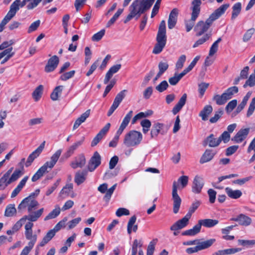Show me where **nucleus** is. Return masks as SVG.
Segmentation results:
<instances>
[{
    "instance_id": "f257e3e1",
    "label": "nucleus",
    "mask_w": 255,
    "mask_h": 255,
    "mask_svg": "<svg viewBox=\"0 0 255 255\" xmlns=\"http://www.w3.org/2000/svg\"><path fill=\"white\" fill-rule=\"evenodd\" d=\"M229 5L228 3L222 5L216 9L205 22L202 20L198 22L194 29L196 32L195 35L199 37L206 32L212 24L213 21L218 19L223 15L229 7Z\"/></svg>"
},
{
    "instance_id": "f03ea898",
    "label": "nucleus",
    "mask_w": 255,
    "mask_h": 255,
    "mask_svg": "<svg viewBox=\"0 0 255 255\" xmlns=\"http://www.w3.org/2000/svg\"><path fill=\"white\" fill-rule=\"evenodd\" d=\"M155 0H134L129 7V13L124 20L127 23L133 18L137 19L140 15L148 10Z\"/></svg>"
},
{
    "instance_id": "7ed1b4c3",
    "label": "nucleus",
    "mask_w": 255,
    "mask_h": 255,
    "mask_svg": "<svg viewBox=\"0 0 255 255\" xmlns=\"http://www.w3.org/2000/svg\"><path fill=\"white\" fill-rule=\"evenodd\" d=\"M188 182V177L183 175L180 177L177 181H174L172 185V199L173 201V211L174 213L177 214L180 207L181 199L177 193L178 189L185 188Z\"/></svg>"
},
{
    "instance_id": "20e7f679",
    "label": "nucleus",
    "mask_w": 255,
    "mask_h": 255,
    "mask_svg": "<svg viewBox=\"0 0 255 255\" xmlns=\"http://www.w3.org/2000/svg\"><path fill=\"white\" fill-rule=\"evenodd\" d=\"M62 149L57 150L50 158V161H47L44 164L41 166L37 171L34 174L31 178L32 182H35L40 179L43 174L48 172L47 169H51L57 162L61 153Z\"/></svg>"
},
{
    "instance_id": "39448f33",
    "label": "nucleus",
    "mask_w": 255,
    "mask_h": 255,
    "mask_svg": "<svg viewBox=\"0 0 255 255\" xmlns=\"http://www.w3.org/2000/svg\"><path fill=\"white\" fill-rule=\"evenodd\" d=\"M156 39L157 43L154 47L152 52L157 54L162 51L166 43V24L164 20H162L160 23Z\"/></svg>"
},
{
    "instance_id": "423d86ee",
    "label": "nucleus",
    "mask_w": 255,
    "mask_h": 255,
    "mask_svg": "<svg viewBox=\"0 0 255 255\" xmlns=\"http://www.w3.org/2000/svg\"><path fill=\"white\" fill-rule=\"evenodd\" d=\"M238 92V88L233 86L227 89L222 95L216 94L214 96L213 100L218 105H223L228 100L232 98L233 95Z\"/></svg>"
},
{
    "instance_id": "0eeeda50",
    "label": "nucleus",
    "mask_w": 255,
    "mask_h": 255,
    "mask_svg": "<svg viewBox=\"0 0 255 255\" xmlns=\"http://www.w3.org/2000/svg\"><path fill=\"white\" fill-rule=\"evenodd\" d=\"M142 139V135L140 132L131 130L126 134L124 143L127 147L135 146L138 145Z\"/></svg>"
},
{
    "instance_id": "6e6552de",
    "label": "nucleus",
    "mask_w": 255,
    "mask_h": 255,
    "mask_svg": "<svg viewBox=\"0 0 255 255\" xmlns=\"http://www.w3.org/2000/svg\"><path fill=\"white\" fill-rule=\"evenodd\" d=\"M19 0H15L10 6V9L0 23V32H2L5 25L15 15L19 9Z\"/></svg>"
},
{
    "instance_id": "1a4fd4ad",
    "label": "nucleus",
    "mask_w": 255,
    "mask_h": 255,
    "mask_svg": "<svg viewBox=\"0 0 255 255\" xmlns=\"http://www.w3.org/2000/svg\"><path fill=\"white\" fill-rule=\"evenodd\" d=\"M22 175L19 169L15 170L9 178L4 175L0 178V190H3L10 184L16 181Z\"/></svg>"
},
{
    "instance_id": "9d476101",
    "label": "nucleus",
    "mask_w": 255,
    "mask_h": 255,
    "mask_svg": "<svg viewBox=\"0 0 255 255\" xmlns=\"http://www.w3.org/2000/svg\"><path fill=\"white\" fill-rule=\"evenodd\" d=\"M101 156L98 151H95L89 160L87 166L90 172L94 171L101 163Z\"/></svg>"
},
{
    "instance_id": "9b49d317",
    "label": "nucleus",
    "mask_w": 255,
    "mask_h": 255,
    "mask_svg": "<svg viewBox=\"0 0 255 255\" xmlns=\"http://www.w3.org/2000/svg\"><path fill=\"white\" fill-rule=\"evenodd\" d=\"M127 92V90H124L119 93L117 96H116L114 102L109 109L107 116L108 117L111 116L114 112L116 110V109L119 107L120 103L122 102L123 100L124 99L126 96V94Z\"/></svg>"
},
{
    "instance_id": "f8f14e48",
    "label": "nucleus",
    "mask_w": 255,
    "mask_h": 255,
    "mask_svg": "<svg viewBox=\"0 0 255 255\" xmlns=\"http://www.w3.org/2000/svg\"><path fill=\"white\" fill-rule=\"evenodd\" d=\"M133 115V112L132 111H130L125 116L119 128L117 131L116 135L114 137L113 140L116 141L118 142V141L120 135L122 133L124 130L126 128L128 125V123H129L131 118Z\"/></svg>"
},
{
    "instance_id": "ddd939ff",
    "label": "nucleus",
    "mask_w": 255,
    "mask_h": 255,
    "mask_svg": "<svg viewBox=\"0 0 255 255\" xmlns=\"http://www.w3.org/2000/svg\"><path fill=\"white\" fill-rule=\"evenodd\" d=\"M167 129H165V125L162 123H155L153 124L151 131L150 136L152 138L157 136L158 134H164L166 133Z\"/></svg>"
},
{
    "instance_id": "4468645a",
    "label": "nucleus",
    "mask_w": 255,
    "mask_h": 255,
    "mask_svg": "<svg viewBox=\"0 0 255 255\" xmlns=\"http://www.w3.org/2000/svg\"><path fill=\"white\" fill-rule=\"evenodd\" d=\"M45 141H43L34 151H33L28 157L25 162V166L29 167L33 160L37 158L43 150Z\"/></svg>"
},
{
    "instance_id": "2eb2a0df",
    "label": "nucleus",
    "mask_w": 255,
    "mask_h": 255,
    "mask_svg": "<svg viewBox=\"0 0 255 255\" xmlns=\"http://www.w3.org/2000/svg\"><path fill=\"white\" fill-rule=\"evenodd\" d=\"M86 162V157L84 154L81 153L75 157L74 160L71 162L70 166L74 169L81 168L85 166Z\"/></svg>"
},
{
    "instance_id": "dca6fc26",
    "label": "nucleus",
    "mask_w": 255,
    "mask_h": 255,
    "mask_svg": "<svg viewBox=\"0 0 255 255\" xmlns=\"http://www.w3.org/2000/svg\"><path fill=\"white\" fill-rule=\"evenodd\" d=\"M191 217L188 215H186L182 219L177 221L170 227L172 231H177L185 227L188 224L189 220Z\"/></svg>"
},
{
    "instance_id": "f3484780",
    "label": "nucleus",
    "mask_w": 255,
    "mask_h": 255,
    "mask_svg": "<svg viewBox=\"0 0 255 255\" xmlns=\"http://www.w3.org/2000/svg\"><path fill=\"white\" fill-rule=\"evenodd\" d=\"M59 62V58L56 55L51 57L48 61L45 67V71L46 72H50L54 71L57 67Z\"/></svg>"
},
{
    "instance_id": "a211bd4d",
    "label": "nucleus",
    "mask_w": 255,
    "mask_h": 255,
    "mask_svg": "<svg viewBox=\"0 0 255 255\" xmlns=\"http://www.w3.org/2000/svg\"><path fill=\"white\" fill-rule=\"evenodd\" d=\"M250 130V128H241L232 138V140H234L237 143L242 142L247 137Z\"/></svg>"
},
{
    "instance_id": "6ab92c4d",
    "label": "nucleus",
    "mask_w": 255,
    "mask_h": 255,
    "mask_svg": "<svg viewBox=\"0 0 255 255\" xmlns=\"http://www.w3.org/2000/svg\"><path fill=\"white\" fill-rule=\"evenodd\" d=\"M204 182L202 178L196 176L193 182L192 187V192L195 193H200L204 186Z\"/></svg>"
},
{
    "instance_id": "aec40b11",
    "label": "nucleus",
    "mask_w": 255,
    "mask_h": 255,
    "mask_svg": "<svg viewBox=\"0 0 255 255\" xmlns=\"http://www.w3.org/2000/svg\"><path fill=\"white\" fill-rule=\"evenodd\" d=\"M33 224L31 222H28L25 225V235L26 239L30 240V241H33L35 239V243L37 240V236L36 235H33L32 227Z\"/></svg>"
},
{
    "instance_id": "412c9836",
    "label": "nucleus",
    "mask_w": 255,
    "mask_h": 255,
    "mask_svg": "<svg viewBox=\"0 0 255 255\" xmlns=\"http://www.w3.org/2000/svg\"><path fill=\"white\" fill-rule=\"evenodd\" d=\"M220 139L215 137L213 134H211L204 141L203 146H206L208 145L210 147L218 146L220 143Z\"/></svg>"
},
{
    "instance_id": "4be33fe9",
    "label": "nucleus",
    "mask_w": 255,
    "mask_h": 255,
    "mask_svg": "<svg viewBox=\"0 0 255 255\" xmlns=\"http://www.w3.org/2000/svg\"><path fill=\"white\" fill-rule=\"evenodd\" d=\"M178 14V10L176 8H173L170 12L168 20V27L169 29H172L175 26Z\"/></svg>"
},
{
    "instance_id": "5701e85b",
    "label": "nucleus",
    "mask_w": 255,
    "mask_h": 255,
    "mask_svg": "<svg viewBox=\"0 0 255 255\" xmlns=\"http://www.w3.org/2000/svg\"><path fill=\"white\" fill-rule=\"evenodd\" d=\"M88 171L86 170H78L76 172L74 181L77 185L83 183L86 179Z\"/></svg>"
},
{
    "instance_id": "b1692460",
    "label": "nucleus",
    "mask_w": 255,
    "mask_h": 255,
    "mask_svg": "<svg viewBox=\"0 0 255 255\" xmlns=\"http://www.w3.org/2000/svg\"><path fill=\"white\" fill-rule=\"evenodd\" d=\"M84 140V137H83L80 140L74 142L72 145L70 146L65 153V157L66 158L70 157L74 153L75 151L78 148V147L82 144Z\"/></svg>"
},
{
    "instance_id": "393cba45",
    "label": "nucleus",
    "mask_w": 255,
    "mask_h": 255,
    "mask_svg": "<svg viewBox=\"0 0 255 255\" xmlns=\"http://www.w3.org/2000/svg\"><path fill=\"white\" fill-rule=\"evenodd\" d=\"M187 100V94H184L179 99L177 104L173 107L172 112L173 115L177 114L185 105Z\"/></svg>"
},
{
    "instance_id": "a878e982",
    "label": "nucleus",
    "mask_w": 255,
    "mask_h": 255,
    "mask_svg": "<svg viewBox=\"0 0 255 255\" xmlns=\"http://www.w3.org/2000/svg\"><path fill=\"white\" fill-rule=\"evenodd\" d=\"M44 211L43 208H41L38 211L32 213L31 214H29L28 215H25L23 216V218H25V221L27 220L29 221V222H35L41 216Z\"/></svg>"
},
{
    "instance_id": "bb28decb",
    "label": "nucleus",
    "mask_w": 255,
    "mask_h": 255,
    "mask_svg": "<svg viewBox=\"0 0 255 255\" xmlns=\"http://www.w3.org/2000/svg\"><path fill=\"white\" fill-rule=\"evenodd\" d=\"M90 110H87L84 113L82 114L75 122L73 126V129L77 128L80 125L84 123L90 115Z\"/></svg>"
},
{
    "instance_id": "cd10ccee",
    "label": "nucleus",
    "mask_w": 255,
    "mask_h": 255,
    "mask_svg": "<svg viewBox=\"0 0 255 255\" xmlns=\"http://www.w3.org/2000/svg\"><path fill=\"white\" fill-rule=\"evenodd\" d=\"M215 154V152L212 149H206L200 158V163H204L210 161L212 159Z\"/></svg>"
},
{
    "instance_id": "c85d7f7f",
    "label": "nucleus",
    "mask_w": 255,
    "mask_h": 255,
    "mask_svg": "<svg viewBox=\"0 0 255 255\" xmlns=\"http://www.w3.org/2000/svg\"><path fill=\"white\" fill-rule=\"evenodd\" d=\"M136 220V217L135 216H132L129 220L128 226H127V231L128 234L131 233L132 231L134 232H136L137 230L138 226L137 225H134Z\"/></svg>"
},
{
    "instance_id": "c756f323",
    "label": "nucleus",
    "mask_w": 255,
    "mask_h": 255,
    "mask_svg": "<svg viewBox=\"0 0 255 255\" xmlns=\"http://www.w3.org/2000/svg\"><path fill=\"white\" fill-rule=\"evenodd\" d=\"M212 111L213 108L211 105H206L199 113V116L201 117L203 121H207Z\"/></svg>"
},
{
    "instance_id": "7c9ffc66",
    "label": "nucleus",
    "mask_w": 255,
    "mask_h": 255,
    "mask_svg": "<svg viewBox=\"0 0 255 255\" xmlns=\"http://www.w3.org/2000/svg\"><path fill=\"white\" fill-rule=\"evenodd\" d=\"M212 37L211 32L205 33L203 36L197 40L193 44V48H196L209 40Z\"/></svg>"
},
{
    "instance_id": "2f4dec72",
    "label": "nucleus",
    "mask_w": 255,
    "mask_h": 255,
    "mask_svg": "<svg viewBox=\"0 0 255 255\" xmlns=\"http://www.w3.org/2000/svg\"><path fill=\"white\" fill-rule=\"evenodd\" d=\"M225 191L228 196L232 199L239 198L242 195V192L239 190H233L229 187H226Z\"/></svg>"
},
{
    "instance_id": "473e14b6",
    "label": "nucleus",
    "mask_w": 255,
    "mask_h": 255,
    "mask_svg": "<svg viewBox=\"0 0 255 255\" xmlns=\"http://www.w3.org/2000/svg\"><path fill=\"white\" fill-rule=\"evenodd\" d=\"M215 241L216 240L215 239H211L202 242H198L197 246L199 251L205 250L211 247Z\"/></svg>"
},
{
    "instance_id": "72a5a7b5",
    "label": "nucleus",
    "mask_w": 255,
    "mask_h": 255,
    "mask_svg": "<svg viewBox=\"0 0 255 255\" xmlns=\"http://www.w3.org/2000/svg\"><path fill=\"white\" fill-rule=\"evenodd\" d=\"M17 211L14 204H8L5 208L4 216L7 217L15 216L16 215Z\"/></svg>"
},
{
    "instance_id": "f704fd0d",
    "label": "nucleus",
    "mask_w": 255,
    "mask_h": 255,
    "mask_svg": "<svg viewBox=\"0 0 255 255\" xmlns=\"http://www.w3.org/2000/svg\"><path fill=\"white\" fill-rule=\"evenodd\" d=\"M200 221L202 226L206 228H212L217 225L219 223L218 220L211 219L200 220Z\"/></svg>"
},
{
    "instance_id": "c9c22d12",
    "label": "nucleus",
    "mask_w": 255,
    "mask_h": 255,
    "mask_svg": "<svg viewBox=\"0 0 255 255\" xmlns=\"http://www.w3.org/2000/svg\"><path fill=\"white\" fill-rule=\"evenodd\" d=\"M52 1L53 0H33L27 5L26 7L28 9H32L36 7L41 1H42V4L45 5Z\"/></svg>"
},
{
    "instance_id": "e433bc0d",
    "label": "nucleus",
    "mask_w": 255,
    "mask_h": 255,
    "mask_svg": "<svg viewBox=\"0 0 255 255\" xmlns=\"http://www.w3.org/2000/svg\"><path fill=\"white\" fill-rule=\"evenodd\" d=\"M55 232L52 229L48 232L46 235L44 237L42 241L39 244V246L43 247L49 242L55 235Z\"/></svg>"
},
{
    "instance_id": "4c0bfd02",
    "label": "nucleus",
    "mask_w": 255,
    "mask_h": 255,
    "mask_svg": "<svg viewBox=\"0 0 255 255\" xmlns=\"http://www.w3.org/2000/svg\"><path fill=\"white\" fill-rule=\"evenodd\" d=\"M242 8V4L241 2H237L233 6L232 9V13L231 19H235L240 13Z\"/></svg>"
},
{
    "instance_id": "58836bf2",
    "label": "nucleus",
    "mask_w": 255,
    "mask_h": 255,
    "mask_svg": "<svg viewBox=\"0 0 255 255\" xmlns=\"http://www.w3.org/2000/svg\"><path fill=\"white\" fill-rule=\"evenodd\" d=\"M63 89V86H58L56 87L50 95V97L52 100H57L59 97L61 95Z\"/></svg>"
},
{
    "instance_id": "ea45409f",
    "label": "nucleus",
    "mask_w": 255,
    "mask_h": 255,
    "mask_svg": "<svg viewBox=\"0 0 255 255\" xmlns=\"http://www.w3.org/2000/svg\"><path fill=\"white\" fill-rule=\"evenodd\" d=\"M239 224L245 226L250 225L252 222L251 218L242 214L239 215Z\"/></svg>"
},
{
    "instance_id": "a19ab883",
    "label": "nucleus",
    "mask_w": 255,
    "mask_h": 255,
    "mask_svg": "<svg viewBox=\"0 0 255 255\" xmlns=\"http://www.w3.org/2000/svg\"><path fill=\"white\" fill-rule=\"evenodd\" d=\"M43 91V86L41 85H39L33 92L32 97L34 99V101H38L41 97Z\"/></svg>"
},
{
    "instance_id": "79ce46f5",
    "label": "nucleus",
    "mask_w": 255,
    "mask_h": 255,
    "mask_svg": "<svg viewBox=\"0 0 255 255\" xmlns=\"http://www.w3.org/2000/svg\"><path fill=\"white\" fill-rule=\"evenodd\" d=\"M60 213V208L58 205H56L54 209L50 212L44 218V221H47L54 219L57 217Z\"/></svg>"
},
{
    "instance_id": "37998d69",
    "label": "nucleus",
    "mask_w": 255,
    "mask_h": 255,
    "mask_svg": "<svg viewBox=\"0 0 255 255\" xmlns=\"http://www.w3.org/2000/svg\"><path fill=\"white\" fill-rule=\"evenodd\" d=\"M252 95L251 92H248L246 95L244 97L242 102L238 106L236 109V112L237 113H240L245 107L248 101L250 99L251 96Z\"/></svg>"
},
{
    "instance_id": "c03bdc74",
    "label": "nucleus",
    "mask_w": 255,
    "mask_h": 255,
    "mask_svg": "<svg viewBox=\"0 0 255 255\" xmlns=\"http://www.w3.org/2000/svg\"><path fill=\"white\" fill-rule=\"evenodd\" d=\"M238 244L246 248H252L255 245V240H238Z\"/></svg>"
},
{
    "instance_id": "a18cd8bd",
    "label": "nucleus",
    "mask_w": 255,
    "mask_h": 255,
    "mask_svg": "<svg viewBox=\"0 0 255 255\" xmlns=\"http://www.w3.org/2000/svg\"><path fill=\"white\" fill-rule=\"evenodd\" d=\"M255 33V29L251 28L248 29L243 36V41L244 42H247L251 40L252 36Z\"/></svg>"
},
{
    "instance_id": "49530a36",
    "label": "nucleus",
    "mask_w": 255,
    "mask_h": 255,
    "mask_svg": "<svg viewBox=\"0 0 255 255\" xmlns=\"http://www.w3.org/2000/svg\"><path fill=\"white\" fill-rule=\"evenodd\" d=\"M222 41L221 37L219 38L216 41H215L210 47L209 55L212 56L218 51L219 43Z\"/></svg>"
},
{
    "instance_id": "de8ad7c7",
    "label": "nucleus",
    "mask_w": 255,
    "mask_h": 255,
    "mask_svg": "<svg viewBox=\"0 0 255 255\" xmlns=\"http://www.w3.org/2000/svg\"><path fill=\"white\" fill-rule=\"evenodd\" d=\"M73 185L72 183L67 184L65 187L63 188L62 190L60 191L61 195H65L66 196H69L71 192L72 191Z\"/></svg>"
},
{
    "instance_id": "09e8293b",
    "label": "nucleus",
    "mask_w": 255,
    "mask_h": 255,
    "mask_svg": "<svg viewBox=\"0 0 255 255\" xmlns=\"http://www.w3.org/2000/svg\"><path fill=\"white\" fill-rule=\"evenodd\" d=\"M157 241V239H154L149 243L147 247L146 255H153Z\"/></svg>"
},
{
    "instance_id": "8fccbe9b",
    "label": "nucleus",
    "mask_w": 255,
    "mask_h": 255,
    "mask_svg": "<svg viewBox=\"0 0 255 255\" xmlns=\"http://www.w3.org/2000/svg\"><path fill=\"white\" fill-rule=\"evenodd\" d=\"M168 67L169 65L167 62H160L158 65L159 69L158 73L162 75L168 69Z\"/></svg>"
},
{
    "instance_id": "3c124183",
    "label": "nucleus",
    "mask_w": 255,
    "mask_h": 255,
    "mask_svg": "<svg viewBox=\"0 0 255 255\" xmlns=\"http://www.w3.org/2000/svg\"><path fill=\"white\" fill-rule=\"evenodd\" d=\"M35 244V239L33 241H30L28 246L24 247V248L22 250L20 255H27L31 250L33 248L34 245Z\"/></svg>"
},
{
    "instance_id": "603ef678",
    "label": "nucleus",
    "mask_w": 255,
    "mask_h": 255,
    "mask_svg": "<svg viewBox=\"0 0 255 255\" xmlns=\"http://www.w3.org/2000/svg\"><path fill=\"white\" fill-rule=\"evenodd\" d=\"M186 56L185 55H181L179 58L176 63V69L177 70H180L182 68L184 65V63L186 61Z\"/></svg>"
},
{
    "instance_id": "864d4df0",
    "label": "nucleus",
    "mask_w": 255,
    "mask_h": 255,
    "mask_svg": "<svg viewBox=\"0 0 255 255\" xmlns=\"http://www.w3.org/2000/svg\"><path fill=\"white\" fill-rule=\"evenodd\" d=\"M201 204V202L200 201L197 200L195 201L192 204V205L189 208L188 212L187 213V215H188L189 217H191L192 214L196 211V210L199 207V206Z\"/></svg>"
},
{
    "instance_id": "5fc2aeb1",
    "label": "nucleus",
    "mask_w": 255,
    "mask_h": 255,
    "mask_svg": "<svg viewBox=\"0 0 255 255\" xmlns=\"http://www.w3.org/2000/svg\"><path fill=\"white\" fill-rule=\"evenodd\" d=\"M223 114V111L220 109L215 112L214 116L210 118V122L211 123H216Z\"/></svg>"
},
{
    "instance_id": "6e6d98bb",
    "label": "nucleus",
    "mask_w": 255,
    "mask_h": 255,
    "mask_svg": "<svg viewBox=\"0 0 255 255\" xmlns=\"http://www.w3.org/2000/svg\"><path fill=\"white\" fill-rule=\"evenodd\" d=\"M29 200H30V197H27L24 198L18 205L17 208L18 210L19 211L22 210L27 207L28 208Z\"/></svg>"
},
{
    "instance_id": "4d7b16f0",
    "label": "nucleus",
    "mask_w": 255,
    "mask_h": 255,
    "mask_svg": "<svg viewBox=\"0 0 255 255\" xmlns=\"http://www.w3.org/2000/svg\"><path fill=\"white\" fill-rule=\"evenodd\" d=\"M169 85L166 81L164 80L161 82L158 85H157L155 89L159 92H162L166 90L168 87Z\"/></svg>"
},
{
    "instance_id": "13d9d810",
    "label": "nucleus",
    "mask_w": 255,
    "mask_h": 255,
    "mask_svg": "<svg viewBox=\"0 0 255 255\" xmlns=\"http://www.w3.org/2000/svg\"><path fill=\"white\" fill-rule=\"evenodd\" d=\"M105 33V30L102 29L98 32L95 33L92 37V40L93 41H99L104 36Z\"/></svg>"
},
{
    "instance_id": "bf43d9fd",
    "label": "nucleus",
    "mask_w": 255,
    "mask_h": 255,
    "mask_svg": "<svg viewBox=\"0 0 255 255\" xmlns=\"http://www.w3.org/2000/svg\"><path fill=\"white\" fill-rule=\"evenodd\" d=\"M121 67L122 65L121 64L113 65L110 68L107 73L112 77L113 74L117 73L120 70V69L121 68Z\"/></svg>"
},
{
    "instance_id": "052dcab7",
    "label": "nucleus",
    "mask_w": 255,
    "mask_h": 255,
    "mask_svg": "<svg viewBox=\"0 0 255 255\" xmlns=\"http://www.w3.org/2000/svg\"><path fill=\"white\" fill-rule=\"evenodd\" d=\"M40 24V20H37L33 22V23H32L30 24V25L28 27L27 32L28 33H30L32 32L35 31L36 30H37L38 27L39 26Z\"/></svg>"
},
{
    "instance_id": "680f3d73",
    "label": "nucleus",
    "mask_w": 255,
    "mask_h": 255,
    "mask_svg": "<svg viewBox=\"0 0 255 255\" xmlns=\"http://www.w3.org/2000/svg\"><path fill=\"white\" fill-rule=\"evenodd\" d=\"M75 73V70L70 71L62 74L60 79L62 81H66L73 77Z\"/></svg>"
},
{
    "instance_id": "e2e57ef3",
    "label": "nucleus",
    "mask_w": 255,
    "mask_h": 255,
    "mask_svg": "<svg viewBox=\"0 0 255 255\" xmlns=\"http://www.w3.org/2000/svg\"><path fill=\"white\" fill-rule=\"evenodd\" d=\"M25 218H23V217L13 226L12 229L15 232L18 231L21 228L22 225L25 222Z\"/></svg>"
},
{
    "instance_id": "0e129e2a",
    "label": "nucleus",
    "mask_w": 255,
    "mask_h": 255,
    "mask_svg": "<svg viewBox=\"0 0 255 255\" xmlns=\"http://www.w3.org/2000/svg\"><path fill=\"white\" fill-rule=\"evenodd\" d=\"M67 219L66 217L64 218L62 220L58 222L52 229L56 233L59 231L62 227H65V223L67 222Z\"/></svg>"
},
{
    "instance_id": "69168bd1",
    "label": "nucleus",
    "mask_w": 255,
    "mask_h": 255,
    "mask_svg": "<svg viewBox=\"0 0 255 255\" xmlns=\"http://www.w3.org/2000/svg\"><path fill=\"white\" fill-rule=\"evenodd\" d=\"M237 101L233 100L230 101L226 107V110L227 113H230L232 111L234 108L237 106Z\"/></svg>"
},
{
    "instance_id": "338daca9",
    "label": "nucleus",
    "mask_w": 255,
    "mask_h": 255,
    "mask_svg": "<svg viewBox=\"0 0 255 255\" xmlns=\"http://www.w3.org/2000/svg\"><path fill=\"white\" fill-rule=\"evenodd\" d=\"M255 85V75L252 74L249 77L244 85V87L246 88L247 86L253 87Z\"/></svg>"
},
{
    "instance_id": "774afa93",
    "label": "nucleus",
    "mask_w": 255,
    "mask_h": 255,
    "mask_svg": "<svg viewBox=\"0 0 255 255\" xmlns=\"http://www.w3.org/2000/svg\"><path fill=\"white\" fill-rule=\"evenodd\" d=\"M208 194L209 197V202L210 203H214L216 200L217 192L212 189L208 190Z\"/></svg>"
}]
</instances>
